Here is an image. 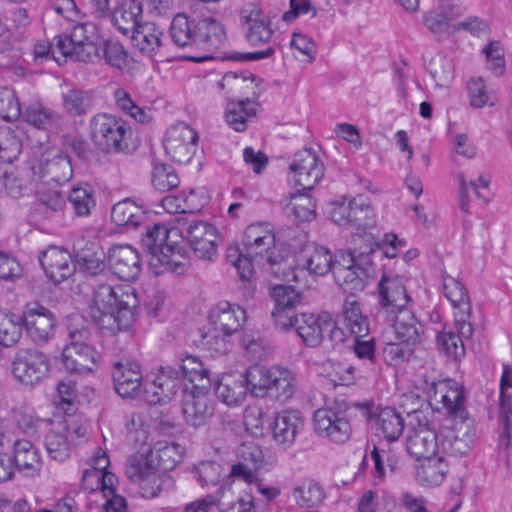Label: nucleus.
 <instances>
[{"label": "nucleus", "instance_id": "f257e3e1", "mask_svg": "<svg viewBox=\"0 0 512 512\" xmlns=\"http://www.w3.org/2000/svg\"><path fill=\"white\" fill-rule=\"evenodd\" d=\"M242 245V250L229 249L227 253V261L236 268L241 280L250 281L254 274L253 263L268 264L278 278L290 276L289 251L276 247L275 235L267 225H249L244 231Z\"/></svg>", "mask_w": 512, "mask_h": 512}, {"label": "nucleus", "instance_id": "f03ea898", "mask_svg": "<svg viewBox=\"0 0 512 512\" xmlns=\"http://www.w3.org/2000/svg\"><path fill=\"white\" fill-rule=\"evenodd\" d=\"M137 305L138 299L133 288L101 283L94 289L89 311L102 329L115 334L133 326Z\"/></svg>", "mask_w": 512, "mask_h": 512}, {"label": "nucleus", "instance_id": "7ed1b4c3", "mask_svg": "<svg viewBox=\"0 0 512 512\" xmlns=\"http://www.w3.org/2000/svg\"><path fill=\"white\" fill-rule=\"evenodd\" d=\"M97 27L91 22H78L70 34L56 36V48L62 52L63 59L80 62H94L100 58Z\"/></svg>", "mask_w": 512, "mask_h": 512}, {"label": "nucleus", "instance_id": "20e7f679", "mask_svg": "<svg viewBox=\"0 0 512 512\" xmlns=\"http://www.w3.org/2000/svg\"><path fill=\"white\" fill-rule=\"evenodd\" d=\"M349 405L344 399H335L314 412V427L318 435L334 443L346 442L352 432L348 419Z\"/></svg>", "mask_w": 512, "mask_h": 512}, {"label": "nucleus", "instance_id": "39448f33", "mask_svg": "<svg viewBox=\"0 0 512 512\" xmlns=\"http://www.w3.org/2000/svg\"><path fill=\"white\" fill-rule=\"evenodd\" d=\"M90 135L94 144L107 153H119L128 149L125 122L107 113H99L90 119Z\"/></svg>", "mask_w": 512, "mask_h": 512}, {"label": "nucleus", "instance_id": "423d86ee", "mask_svg": "<svg viewBox=\"0 0 512 512\" xmlns=\"http://www.w3.org/2000/svg\"><path fill=\"white\" fill-rule=\"evenodd\" d=\"M49 357L35 348L19 349L11 362V373L22 385L33 387L48 377Z\"/></svg>", "mask_w": 512, "mask_h": 512}, {"label": "nucleus", "instance_id": "0eeeda50", "mask_svg": "<svg viewBox=\"0 0 512 512\" xmlns=\"http://www.w3.org/2000/svg\"><path fill=\"white\" fill-rule=\"evenodd\" d=\"M331 205V220L338 225L367 229L375 224L372 207L361 197H356L349 201L343 198L333 202Z\"/></svg>", "mask_w": 512, "mask_h": 512}, {"label": "nucleus", "instance_id": "6e6552de", "mask_svg": "<svg viewBox=\"0 0 512 512\" xmlns=\"http://www.w3.org/2000/svg\"><path fill=\"white\" fill-rule=\"evenodd\" d=\"M291 180L298 191H310L324 176V165L309 148L298 151L290 164Z\"/></svg>", "mask_w": 512, "mask_h": 512}, {"label": "nucleus", "instance_id": "1a4fd4ad", "mask_svg": "<svg viewBox=\"0 0 512 512\" xmlns=\"http://www.w3.org/2000/svg\"><path fill=\"white\" fill-rule=\"evenodd\" d=\"M182 221L179 219L178 223L183 226L182 231L185 232V237L195 255L200 259L213 260L217 255L216 228L203 220Z\"/></svg>", "mask_w": 512, "mask_h": 512}, {"label": "nucleus", "instance_id": "9d476101", "mask_svg": "<svg viewBox=\"0 0 512 512\" xmlns=\"http://www.w3.org/2000/svg\"><path fill=\"white\" fill-rule=\"evenodd\" d=\"M423 387L431 402L442 404L447 414L463 418L465 413L464 392L453 380H431L424 377Z\"/></svg>", "mask_w": 512, "mask_h": 512}, {"label": "nucleus", "instance_id": "9b49d317", "mask_svg": "<svg viewBox=\"0 0 512 512\" xmlns=\"http://www.w3.org/2000/svg\"><path fill=\"white\" fill-rule=\"evenodd\" d=\"M197 132L187 124L181 123L168 129L164 139V149L173 161L187 164L196 152Z\"/></svg>", "mask_w": 512, "mask_h": 512}, {"label": "nucleus", "instance_id": "f8f14e48", "mask_svg": "<svg viewBox=\"0 0 512 512\" xmlns=\"http://www.w3.org/2000/svg\"><path fill=\"white\" fill-rule=\"evenodd\" d=\"M21 319L34 343L42 345L52 338L56 322L55 316L40 303H28L23 310Z\"/></svg>", "mask_w": 512, "mask_h": 512}, {"label": "nucleus", "instance_id": "ddd939ff", "mask_svg": "<svg viewBox=\"0 0 512 512\" xmlns=\"http://www.w3.org/2000/svg\"><path fill=\"white\" fill-rule=\"evenodd\" d=\"M271 296L275 302L271 315L276 327L282 331L295 328L299 314L294 309L301 302V295L292 286L277 285L272 289Z\"/></svg>", "mask_w": 512, "mask_h": 512}, {"label": "nucleus", "instance_id": "4468645a", "mask_svg": "<svg viewBox=\"0 0 512 512\" xmlns=\"http://www.w3.org/2000/svg\"><path fill=\"white\" fill-rule=\"evenodd\" d=\"M476 437L473 421H461L454 428L440 430V452L452 456L466 455L472 448Z\"/></svg>", "mask_w": 512, "mask_h": 512}, {"label": "nucleus", "instance_id": "2eb2a0df", "mask_svg": "<svg viewBox=\"0 0 512 512\" xmlns=\"http://www.w3.org/2000/svg\"><path fill=\"white\" fill-rule=\"evenodd\" d=\"M246 40L253 46L267 43L272 35L271 21L268 15L256 3L245 4L241 11Z\"/></svg>", "mask_w": 512, "mask_h": 512}, {"label": "nucleus", "instance_id": "dca6fc26", "mask_svg": "<svg viewBox=\"0 0 512 512\" xmlns=\"http://www.w3.org/2000/svg\"><path fill=\"white\" fill-rule=\"evenodd\" d=\"M197 49L206 51L200 56H188L187 59L200 63L213 59L212 52L226 41V31L223 24L212 16L198 17Z\"/></svg>", "mask_w": 512, "mask_h": 512}, {"label": "nucleus", "instance_id": "f3484780", "mask_svg": "<svg viewBox=\"0 0 512 512\" xmlns=\"http://www.w3.org/2000/svg\"><path fill=\"white\" fill-rule=\"evenodd\" d=\"M39 263L46 276L59 284L75 273V264L71 254L63 247L48 246L39 254Z\"/></svg>", "mask_w": 512, "mask_h": 512}, {"label": "nucleus", "instance_id": "a211bd4d", "mask_svg": "<svg viewBox=\"0 0 512 512\" xmlns=\"http://www.w3.org/2000/svg\"><path fill=\"white\" fill-rule=\"evenodd\" d=\"M72 164L67 155L57 153L53 156L45 154L38 166L32 167L34 180L42 181L45 184H64L72 178Z\"/></svg>", "mask_w": 512, "mask_h": 512}, {"label": "nucleus", "instance_id": "6ab92c4d", "mask_svg": "<svg viewBox=\"0 0 512 512\" xmlns=\"http://www.w3.org/2000/svg\"><path fill=\"white\" fill-rule=\"evenodd\" d=\"M75 269L87 276H99L106 273V254L95 241L78 240L74 243Z\"/></svg>", "mask_w": 512, "mask_h": 512}, {"label": "nucleus", "instance_id": "aec40b11", "mask_svg": "<svg viewBox=\"0 0 512 512\" xmlns=\"http://www.w3.org/2000/svg\"><path fill=\"white\" fill-rule=\"evenodd\" d=\"M181 388V378L176 367L161 368L155 379L144 385V397L149 404L165 403Z\"/></svg>", "mask_w": 512, "mask_h": 512}, {"label": "nucleus", "instance_id": "412c9836", "mask_svg": "<svg viewBox=\"0 0 512 512\" xmlns=\"http://www.w3.org/2000/svg\"><path fill=\"white\" fill-rule=\"evenodd\" d=\"M379 304L388 316L408 309L410 297L400 276L383 275L378 283Z\"/></svg>", "mask_w": 512, "mask_h": 512}, {"label": "nucleus", "instance_id": "4be33fe9", "mask_svg": "<svg viewBox=\"0 0 512 512\" xmlns=\"http://www.w3.org/2000/svg\"><path fill=\"white\" fill-rule=\"evenodd\" d=\"M108 262L112 272L121 280H136L142 269L139 252L132 246H116L110 249Z\"/></svg>", "mask_w": 512, "mask_h": 512}, {"label": "nucleus", "instance_id": "5701e85b", "mask_svg": "<svg viewBox=\"0 0 512 512\" xmlns=\"http://www.w3.org/2000/svg\"><path fill=\"white\" fill-rule=\"evenodd\" d=\"M209 321L216 332L231 336L245 323L246 312L238 304L222 301L211 309Z\"/></svg>", "mask_w": 512, "mask_h": 512}, {"label": "nucleus", "instance_id": "b1692460", "mask_svg": "<svg viewBox=\"0 0 512 512\" xmlns=\"http://www.w3.org/2000/svg\"><path fill=\"white\" fill-rule=\"evenodd\" d=\"M182 414L189 426L201 427L213 416V403L203 392L195 390L185 392L182 397Z\"/></svg>", "mask_w": 512, "mask_h": 512}, {"label": "nucleus", "instance_id": "393cba45", "mask_svg": "<svg viewBox=\"0 0 512 512\" xmlns=\"http://www.w3.org/2000/svg\"><path fill=\"white\" fill-rule=\"evenodd\" d=\"M115 391L123 398H134L142 384V372L135 361L115 362L112 370Z\"/></svg>", "mask_w": 512, "mask_h": 512}, {"label": "nucleus", "instance_id": "a878e982", "mask_svg": "<svg viewBox=\"0 0 512 512\" xmlns=\"http://www.w3.org/2000/svg\"><path fill=\"white\" fill-rule=\"evenodd\" d=\"M295 321L298 336L306 346L312 348L320 346L324 332L332 326V318L329 315L301 313Z\"/></svg>", "mask_w": 512, "mask_h": 512}, {"label": "nucleus", "instance_id": "bb28decb", "mask_svg": "<svg viewBox=\"0 0 512 512\" xmlns=\"http://www.w3.org/2000/svg\"><path fill=\"white\" fill-rule=\"evenodd\" d=\"M237 457L238 463L232 466L230 475L250 482L264 462L261 447L253 441L244 442L238 448Z\"/></svg>", "mask_w": 512, "mask_h": 512}, {"label": "nucleus", "instance_id": "cd10ccee", "mask_svg": "<svg viewBox=\"0 0 512 512\" xmlns=\"http://www.w3.org/2000/svg\"><path fill=\"white\" fill-rule=\"evenodd\" d=\"M304 420L297 410H283L278 412L272 422L274 440L283 447L292 445L302 430Z\"/></svg>", "mask_w": 512, "mask_h": 512}, {"label": "nucleus", "instance_id": "c85d7f7f", "mask_svg": "<svg viewBox=\"0 0 512 512\" xmlns=\"http://www.w3.org/2000/svg\"><path fill=\"white\" fill-rule=\"evenodd\" d=\"M392 323L396 339L417 346L422 341L423 325L417 320L410 309L388 316Z\"/></svg>", "mask_w": 512, "mask_h": 512}, {"label": "nucleus", "instance_id": "c756f323", "mask_svg": "<svg viewBox=\"0 0 512 512\" xmlns=\"http://www.w3.org/2000/svg\"><path fill=\"white\" fill-rule=\"evenodd\" d=\"M169 229L162 223H153L145 226L141 237L142 248L150 255V263L157 266L156 260L160 255L171 251V245L167 242Z\"/></svg>", "mask_w": 512, "mask_h": 512}, {"label": "nucleus", "instance_id": "7c9ffc66", "mask_svg": "<svg viewBox=\"0 0 512 512\" xmlns=\"http://www.w3.org/2000/svg\"><path fill=\"white\" fill-rule=\"evenodd\" d=\"M440 431L434 429L420 430L408 434L406 449L416 460H423L440 453Z\"/></svg>", "mask_w": 512, "mask_h": 512}, {"label": "nucleus", "instance_id": "2f4dec72", "mask_svg": "<svg viewBox=\"0 0 512 512\" xmlns=\"http://www.w3.org/2000/svg\"><path fill=\"white\" fill-rule=\"evenodd\" d=\"M371 272L370 255L360 257V263L351 269L338 268L335 281L345 291L351 294L356 291H362L365 287V280Z\"/></svg>", "mask_w": 512, "mask_h": 512}, {"label": "nucleus", "instance_id": "473e14b6", "mask_svg": "<svg viewBox=\"0 0 512 512\" xmlns=\"http://www.w3.org/2000/svg\"><path fill=\"white\" fill-rule=\"evenodd\" d=\"M98 353L93 347L63 349L62 365L69 373H86L96 366Z\"/></svg>", "mask_w": 512, "mask_h": 512}, {"label": "nucleus", "instance_id": "72a5a7b5", "mask_svg": "<svg viewBox=\"0 0 512 512\" xmlns=\"http://www.w3.org/2000/svg\"><path fill=\"white\" fill-rule=\"evenodd\" d=\"M15 468L28 476L36 475L41 469V459L37 447L29 440H16L13 445Z\"/></svg>", "mask_w": 512, "mask_h": 512}, {"label": "nucleus", "instance_id": "f704fd0d", "mask_svg": "<svg viewBox=\"0 0 512 512\" xmlns=\"http://www.w3.org/2000/svg\"><path fill=\"white\" fill-rule=\"evenodd\" d=\"M198 17H189L184 13L174 16L170 25V36L178 47H195L198 41Z\"/></svg>", "mask_w": 512, "mask_h": 512}, {"label": "nucleus", "instance_id": "c9c22d12", "mask_svg": "<svg viewBox=\"0 0 512 512\" xmlns=\"http://www.w3.org/2000/svg\"><path fill=\"white\" fill-rule=\"evenodd\" d=\"M342 325L353 337L369 336V321L353 296H348L343 303Z\"/></svg>", "mask_w": 512, "mask_h": 512}, {"label": "nucleus", "instance_id": "e433bc0d", "mask_svg": "<svg viewBox=\"0 0 512 512\" xmlns=\"http://www.w3.org/2000/svg\"><path fill=\"white\" fill-rule=\"evenodd\" d=\"M448 471V462L438 453L423 459V463L417 468L416 480L422 486H438L444 481Z\"/></svg>", "mask_w": 512, "mask_h": 512}, {"label": "nucleus", "instance_id": "4c0bfd02", "mask_svg": "<svg viewBox=\"0 0 512 512\" xmlns=\"http://www.w3.org/2000/svg\"><path fill=\"white\" fill-rule=\"evenodd\" d=\"M296 390V378L292 371L281 366H272V375L267 396L285 402Z\"/></svg>", "mask_w": 512, "mask_h": 512}, {"label": "nucleus", "instance_id": "58836bf2", "mask_svg": "<svg viewBox=\"0 0 512 512\" xmlns=\"http://www.w3.org/2000/svg\"><path fill=\"white\" fill-rule=\"evenodd\" d=\"M111 219L117 226L135 229L145 222L146 215L142 206L126 198L113 206Z\"/></svg>", "mask_w": 512, "mask_h": 512}, {"label": "nucleus", "instance_id": "ea45409f", "mask_svg": "<svg viewBox=\"0 0 512 512\" xmlns=\"http://www.w3.org/2000/svg\"><path fill=\"white\" fill-rule=\"evenodd\" d=\"M142 14L141 4L130 0L119 4L113 12L112 22L124 35L132 33L141 25L139 18Z\"/></svg>", "mask_w": 512, "mask_h": 512}, {"label": "nucleus", "instance_id": "a19ab883", "mask_svg": "<svg viewBox=\"0 0 512 512\" xmlns=\"http://www.w3.org/2000/svg\"><path fill=\"white\" fill-rule=\"evenodd\" d=\"M298 265L309 270L311 274L323 276L331 270V252L323 246L306 248L298 258Z\"/></svg>", "mask_w": 512, "mask_h": 512}, {"label": "nucleus", "instance_id": "79ce46f5", "mask_svg": "<svg viewBox=\"0 0 512 512\" xmlns=\"http://www.w3.org/2000/svg\"><path fill=\"white\" fill-rule=\"evenodd\" d=\"M214 390L219 400L230 406L238 405L247 394L242 376L237 379L231 374L222 376L217 381Z\"/></svg>", "mask_w": 512, "mask_h": 512}, {"label": "nucleus", "instance_id": "37998d69", "mask_svg": "<svg viewBox=\"0 0 512 512\" xmlns=\"http://www.w3.org/2000/svg\"><path fill=\"white\" fill-rule=\"evenodd\" d=\"M162 30L155 23L146 22L141 24L131 35L134 45L141 53L152 55L162 45Z\"/></svg>", "mask_w": 512, "mask_h": 512}, {"label": "nucleus", "instance_id": "c03bdc74", "mask_svg": "<svg viewBox=\"0 0 512 512\" xmlns=\"http://www.w3.org/2000/svg\"><path fill=\"white\" fill-rule=\"evenodd\" d=\"M377 429L388 442L398 440L406 426L405 419L395 408L385 407L376 416Z\"/></svg>", "mask_w": 512, "mask_h": 512}, {"label": "nucleus", "instance_id": "a18cd8bd", "mask_svg": "<svg viewBox=\"0 0 512 512\" xmlns=\"http://www.w3.org/2000/svg\"><path fill=\"white\" fill-rule=\"evenodd\" d=\"M292 496L298 505L313 508L323 502L325 492L317 481L305 478L292 489Z\"/></svg>", "mask_w": 512, "mask_h": 512}, {"label": "nucleus", "instance_id": "49530a36", "mask_svg": "<svg viewBox=\"0 0 512 512\" xmlns=\"http://www.w3.org/2000/svg\"><path fill=\"white\" fill-rule=\"evenodd\" d=\"M94 99L91 91L71 88L62 94L63 109L72 117L87 114L93 107Z\"/></svg>", "mask_w": 512, "mask_h": 512}, {"label": "nucleus", "instance_id": "de8ad7c7", "mask_svg": "<svg viewBox=\"0 0 512 512\" xmlns=\"http://www.w3.org/2000/svg\"><path fill=\"white\" fill-rule=\"evenodd\" d=\"M176 366L181 379L187 378L192 383L198 382L194 386L196 389H205L207 385H210L209 370L196 357L186 356L181 364Z\"/></svg>", "mask_w": 512, "mask_h": 512}, {"label": "nucleus", "instance_id": "09e8293b", "mask_svg": "<svg viewBox=\"0 0 512 512\" xmlns=\"http://www.w3.org/2000/svg\"><path fill=\"white\" fill-rule=\"evenodd\" d=\"M153 459L157 460V470L172 471L183 458V449L176 443H158L149 450Z\"/></svg>", "mask_w": 512, "mask_h": 512}, {"label": "nucleus", "instance_id": "8fccbe9b", "mask_svg": "<svg viewBox=\"0 0 512 512\" xmlns=\"http://www.w3.org/2000/svg\"><path fill=\"white\" fill-rule=\"evenodd\" d=\"M256 115L254 102L246 98L238 102H230L227 106L226 121L237 132L247 128V119Z\"/></svg>", "mask_w": 512, "mask_h": 512}, {"label": "nucleus", "instance_id": "3c124183", "mask_svg": "<svg viewBox=\"0 0 512 512\" xmlns=\"http://www.w3.org/2000/svg\"><path fill=\"white\" fill-rule=\"evenodd\" d=\"M272 375V367L268 368L261 365L250 366L242 377L247 390L256 397L267 396L270 380Z\"/></svg>", "mask_w": 512, "mask_h": 512}, {"label": "nucleus", "instance_id": "603ef678", "mask_svg": "<svg viewBox=\"0 0 512 512\" xmlns=\"http://www.w3.org/2000/svg\"><path fill=\"white\" fill-rule=\"evenodd\" d=\"M92 334L81 317L71 318L66 325V343L63 349L93 347Z\"/></svg>", "mask_w": 512, "mask_h": 512}, {"label": "nucleus", "instance_id": "864d4df0", "mask_svg": "<svg viewBox=\"0 0 512 512\" xmlns=\"http://www.w3.org/2000/svg\"><path fill=\"white\" fill-rule=\"evenodd\" d=\"M68 202L71 204L75 215L88 216L95 207L94 191L88 184L74 186L68 196Z\"/></svg>", "mask_w": 512, "mask_h": 512}, {"label": "nucleus", "instance_id": "5fc2aeb1", "mask_svg": "<svg viewBox=\"0 0 512 512\" xmlns=\"http://www.w3.org/2000/svg\"><path fill=\"white\" fill-rule=\"evenodd\" d=\"M443 291L454 311L471 310L470 299L466 287L458 279L451 276L443 277Z\"/></svg>", "mask_w": 512, "mask_h": 512}, {"label": "nucleus", "instance_id": "6e6d98bb", "mask_svg": "<svg viewBox=\"0 0 512 512\" xmlns=\"http://www.w3.org/2000/svg\"><path fill=\"white\" fill-rule=\"evenodd\" d=\"M157 470L150 451L145 454H136L128 459L125 467L127 477L135 483L142 482L153 471Z\"/></svg>", "mask_w": 512, "mask_h": 512}, {"label": "nucleus", "instance_id": "4d7b16f0", "mask_svg": "<svg viewBox=\"0 0 512 512\" xmlns=\"http://www.w3.org/2000/svg\"><path fill=\"white\" fill-rule=\"evenodd\" d=\"M21 316L12 313L0 312V343L3 347L16 344L23 329Z\"/></svg>", "mask_w": 512, "mask_h": 512}, {"label": "nucleus", "instance_id": "13d9d810", "mask_svg": "<svg viewBox=\"0 0 512 512\" xmlns=\"http://www.w3.org/2000/svg\"><path fill=\"white\" fill-rule=\"evenodd\" d=\"M426 68L440 87L447 86L454 77L453 61L441 53L434 55L427 63Z\"/></svg>", "mask_w": 512, "mask_h": 512}, {"label": "nucleus", "instance_id": "bf43d9fd", "mask_svg": "<svg viewBox=\"0 0 512 512\" xmlns=\"http://www.w3.org/2000/svg\"><path fill=\"white\" fill-rule=\"evenodd\" d=\"M113 99L118 109L136 121L146 123L150 120L147 112L136 105L131 95L125 89L117 88L113 93Z\"/></svg>", "mask_w": 512, "mask_h": 512}, {"label": "nucleus", "instance_id": "052dcab7", "mask_svg": "<svg viewBox=\"0 0 512 512\" xmlns=\"http://www.w3.org/2000/svg\"><path fill=\"white\" fill-rule=\"evenodd\" d=\"M45 446L52 459L63 461L69 456V441L65 427L61 431L51 430L45 437Z\"/></svg>", "mask_w": 512, "mask_h": 512}, {"label": "nucleus", "instance_id": "680f3d73", "mask_svg": "<svg viewBox=\"0 0 512 512\" xmlns=\"http://www.w3.org/2000/svg\"><path fill=\"white\" fill-rule=\"evenodd\" d=\"M152 183L155 189L165 193L178 187L180 179L172 167L165 164H156L152 173Z\"/></svg>", "mask_w": 512, "mask_h": 512}, {"label": "nucleus", "instance_id": "e2e57ef3", "mask_svg": "<svg viewBox=\"0 0 512 512\" xmlns=\"http://www.w3.org/2000/svg\"><path fill=\"white\" fill-rule=\"evenodd\" d=\"M415 347L404 341L386 343L383 349L384 359L386 363L394 366L410 361L414 356Z\"/></svg>", "mask_w": 512, "mask_h": 512}, {"label": "nucleus", "instance_id": "0e129e2a", "mask_svg": "<svg viewBox=\"0 0 512 512\" xmlns=\"http://www.w3.org/2000/svg\"><path fill=\"white\" fill-rule=\"evenodd\" d=\"M22 144L16 133L8 128L0 130V160L12 163L21 153Z\"/></svg>", "mask_w": 512, "mask_h": 512}, {"label": "nucleus", "instance_id": "69168bd1", "mask_svg": "<svg viewBox=\"0 0 512 512\" xmlns=\"http://www.w3.org/2000/svg\"><path fill=\"white\" fill-rule=\"evenodd\" d=\"M468 92L470 105L473 108H483L485 105L490 104L493 106L496 97L492 92H488L487 87L482 78H471L468 82Z\"/></svg>", "mask_w": 512, "mask_h": 512}, {"label": "nucleus", "instance_id": "338daca9", "mask_svg": "<svg viewBox=\"0 0 512 512\" xmlns=\"http://www.w3.org/2000/svg\"><path fill=\"white\" fill-rule=\"evenodd\" d=\"M21 115L28 124L38 129H47L57 117L55 113L39 103L29 105Z\"/></svg>", "mask_w": 512, "mask_h": 512}, {"label": "nucleus", "instance_id": "774afa93", "mask_svg": "<svg viewBox=\"0 0 512 512\" xmlns=\"http://www.w3.org/2000/svg\"><path fill=\"white\" fill-rule=\"evenodd\" d=\"M299 221H311L315 218V203L308 195L291 194V202L287 207Z\"/></svg>", "mask_w": 512, "mask_h": 512}]
</instances>
